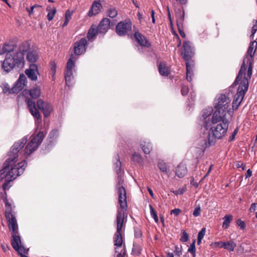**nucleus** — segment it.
I'll return each mask as SVG.
<instances>
[{"instance_id": "f257e3e1", "label": "nucleus", "mask_w": 257, "mask_h": 257, "mask_svg": "<svg viewBox=\"0 0 257 257\" xmlns=\"http://www.w3.org/2000/svg\"><path fill=\"white\" fill-rule=\"evenodd\" d=\"M30 43L28 41H25L20 44L18 51L13 54L7 53L5 56V60L2 62V69L6 73H9L15 68H22L25 65L24 54L28 53L31 50Z\"/></svg>"}, {"instance_id": "f03ea898", "label": "nucleus", "mask_w": 257, "mask_h": 257, "mask_svg": "<svg viewBox=\"0 0 257 257\" xmlns=\"http://www.w3.org/2000/svg\"><path fill=\"white\" fill-rule=\"evenodd\" d=\"M256 48L257 42L256 41H252L250 43L245 55V59H247L246 64L245 63V60L244 59L237 76L233 82V84L234 86L239 84V82L243 75H246L248 78H251L253 68V58L256 52Z\"/></svg>"}, {"instance_id": "7ed1b4c3", "label": "nucleus", "mask_w": 257, "mask_h": 257, "mask_svg": "<svg viewBox=\"0 0 257 257\" xmlns=\"http://www.w3.org/2000/svg\"><path fill=\"white\" fill-rule=\"evenodd\" d=\"M228 125V120L223 119L222 123H219L216 126L211 128L208 136L209 146L213 145L216 139H221L226 135Z\"/></svg>"}, {"instance_id": "20e7f679", "label": "nucleus", "mask_w": 257, "mask_h": 257, "mask_svg": "<svg viewBox=\"0 0 257 257\" xmlns=\"http://www.w3.org/2000/svg\"><path fill=\"white\" fill-rule=\"evenodd\" d=\"M250 78H248L247 76L244 75L242 77L239 86L237 90L236 93L234 95L232 102V109L236 110L239 106L244 96L248 90L249 85V81Z\"/></svg>"}, {"instance_id": "39448f33", "label": "nucleus", "mask_w": 257, "mask_h": 257, "mask_svg": "<svg viewBox=\"0 0 257 257\" xmlns=\"http://www.w3.org/2000/svg\"><path fill=\"white\" fill-rule=\"evenodd\" d=\"M117 190V193L118 196V203L120 205V209L117 211L116 217L119 215L121 217L127 218V213H126L127 204L126 201V192L124 187H119Z\"/></svg>"}, {"instance_id": "423d86ee", "label": "nucleus", "mask_w": 257, "mask_h": 257, "mask_svg": "<svg viewBox=\"0 0 257 257\" xmlns=\"http://www.w3.org/2000/svg\"><path fill=\"white\" fill-rule=\"evenodd\" d=\"M127 221V218L121 217L119 215L116 217V231L115 233L114 237V245L118 247H120L122 244V228L125 226Z\"/></svg>"}, {"instance_id": "0eeeda50", "label": "nucleus", "mask_w": 257, "mask_h": 257, "mask_svg": "<svg viewBox=\"0 0 257 257\" xmlns=\"http://www.w3.org/2000/svg\"><path fill=\"white\" fill-rule=\"evenodd\" d=\"M27 165V163L25 160H23L17 164H15V163L12 165H10L11 169H9L7 172V175L8 176H10V180H14L17 177L22 174Z\"/></svg>"}, {"instance_id": "6e6552de", "label": "nucleus", "mask_w": 257, "mask_h": 257, "mask_svg": "<svg viewBox=\"0 0 257 257\" xmlns=\"http://www.w3.org/2000/svg\"><path fill=\"white\" fill-rule=\"evenodd\" d=\"M231 101L230 98L223 94H219L217 95L214 100V108L217 110H219L221 111L228 112L229 109L227 110L229 104Z\"/></svg>"}, {"instance_id": "1a4fd4ad", "label": "nucleus", "mask_w": 257, "mask_h": 257, "mask_svg": "<svg viewBox=\"0 0 257 257\" xmlns=\"http://www.w3.org/2000/svg\"><path fill=\"white\" fill-rule=\"evenodd\" d=\"M44 137L43 132H40L37 135L32 138L30 142L26 146L25 149V154L30 155L32 153L35 151L40 144L42 142Z\"/></svg>"}, {"instance_id": "9d476101", "label": "nucleus", "mask_w": 257, "mask_h": 257, "mask_svg": "<svg viewBox=\"0 0 257 257\" xmlns=\"http://www.w3.org/2000/svg\"><path fill=\"white\" fill-rule=\"evenodd\" d=\"M194 54V47L192 43L189 41L184 42L181 55L183 59L186 61V62H193L192 61V58Z\"/></svg>"}, {"instance_id": "9b49d317", "label": "nucleus", "mask_w": 257, "mask_h": 257, "mask_svg": "<svg viewBox=\"0 0 257 257\" xmlns=\"http://www.w3.org/2000/svg\"><path fill=\"white\" fill-rule=\"evenodd\" d=\"M27 141V139L23 138L21 141L16 142L12 147V149L9 153L10 157L8 159H11L13 160V162L16 163L18 161L19 156L18 153L24 147Z\"/></svg>"}, {"instance_id": "f8f14e48", "label": "nucleus", "mask_w": 257, "mask_h": 257, "mask_svg": "<svg viewBox=\"0 0 257 257\" xmlns=\"http://www.w3.org/2000/svg\"><path fill=\"white\" fill-rule=\"evenodd\" d=\"M132 24L130 20L119 22L116 26V32L119 36H125L132 30Z\"/></svg>"}, {"instance_id": "ddd939ff", "label": "nucleus", "mask_w": 257, "mask_h": 257, "mask_svg": "<svg viewBox=\"0 0 257 257\" xmlns=\"http://www.w3.org/2000/svg\"><path fill=\"white\" fill-rule=\"evenodd\" d=\"M87 41L86 38H81L73 44L74 54L80 56L84 54L87 47Z\"/></svg>"}, {"instance_id": "4468645a", "label": "nucleus", "mask_w": 257, "mask_h": 257, "mask_svg": "<svg viewBox=\"0 0 257 257\" xmlns=\"http://www.w3.org/2000/svg\"><path fill=\"white\" fill-rule=\"evenodd\" d=\"M27 82L26 76L23 74H21L19 79L15 83L14 86L11 88L12 92H15V93H19L26 86Z\"/></svg>"}, {"instance_id": "2eb2a0df", "label": "nucleus", "mask_w": 257, "mask_h": 257, "mask_svg": "<svg viewBox=\"0 0 257 257\" xmlns=\"http://www.w3.org/2000/svg\"><path fill=\"white\" fill-rule=\"evenodd\" d=\"M25 74L32 81H36L38 79V75L39 74L38 66L35 64H31L29 68L27 69Z\"/></svg>"}, {"instance_id": "dca6fc26", "label": "nucleus", "mask_w": 257, "mask_h": 257, "mask_svg": "<svg viewBox=\"0 0 257 257\" xmlns=\"http://www.w3.org/2000/svg\"><path fill=\"white\" fill-rule=\"evenodd\" d=\"M16 233V232L12 233V239L11 240L12 246L18 253L24 252V247L20 245L21 244L20 237L19 235H17Z\"/></svg>"}, {"instance_id": "f3484780", "label": "nucleus", "mask_w": 257, "mask_h": 257, "mask_svg": "<svg viewBox=\"0 0 257 257\" xmlns=\"http://www.w3.org/2000/svg\"><path fill=\"white\" fill-rule=\"evenodd\" d=\"M28 107L31 114L36 119H39L41 117L39 111L37 109L35 102L31 98H28L26 99Z\"/></svg>"}, {"instance_id": "a211bd4d", "label": "nucleus", "mask_w": 257, "mask_h": 257, "mask_svg": "<svg viewBox=\"0 0 257 257\" xmlns=\"http://www.w3.org/2000/svg\"><path fill=\"white\" fill-rule=\"evenodd\" d=\"M6 218L8 220V226L12 233H15L18 228V225L15 216L11 212H6Z\"/></svg>"}, {"instance_id": "6ab92c4d", "label": "nucleus", "mask_w": 257, "mask_h": 257, "mask_svg": "<svg viewBox=\"0 0 257 257\" xmlns=\"http://www.w3.org/2000/svg\"><path fill=\"white\" fill-rule=\"evenodd\" d=\"M14 164L15 163L13 162V160L11 159L6 160L4 164L3 169L0 170V181H2L4 178H6V179H10V176L7 175V172L10 168V165H12Z\"/></svg>"}, {"instance_id": "aec40b11", "label": "nucleus", "mask_w": 257, "mask_h": 257, "mask_svg": "<svg viewBox=\"0 0 257 257\" xmlns=\"http://www.w3.org/2000/svg\"><path fill=\"white\" fill-rule=\"evenodd\" d=\"M226 112L216 109L212 116V123L215 124L217 123H222L223 119H227L226 118Z\"/></svg>"}, {"instance_id": "412c9836", "label": "nucleus", "mask_w": 257, "mask_h": 257, "mask_svg": "<svg viewBox=\"0 0 257 257\" xmlns=\"http://www.w3.org/2000/svg\"><path fill=\"white\" fill-rule=\"evenodd\" d=\"M110 21L108 18H103L99 23L97 28L99 33L105 34L110 29Z\"/></svg>"}, {"instance_id": "4be33fe9", "label": "nucleus", "mask_w": 257, "mask_h": 257, "mask_svg": "<svg viewBox=\"0 0 257 257\" xmlns=\"http://www.w3.org/2000/svg\"><path fill=\"white\" fill-rule=\"evenodd\" d=\"M175 17L177 25H183L185 18V12L182 6H179L176 8Z\"/></svg>"}, {"instance_id": "5701e85b", "label": "nucleus", "mask_w": 257, "mask_h": 257, "mask_svg": "<svg viewBox=\"0 0 257 257\" xmlns=\"http://www.w3.org/2000/svg\"><path fill=\"white\" fill-rule=\"evenodd\" d=\"M134 37L141 46L147 48H149L151 46V45L149 40L145 36L143 35L140 32L138 31L135 32L134 34Z\"/></svg>"}, {"instance_id": "b1692460", "label": "nucleus", "mask_w": 257, "mask_h": 257, "mask_svg": "<svg viewBox=\"0 0 257 257\" xmlns=\"http://www.w3.org/2000/svg\"><path fill=\"white\" fill-rule=\"evenodd\" d=\"M39 58L38 53L36 49L32 48L31 50L29 51L26 55L27 60L32 64H35Z\"/></svg>"}, {"instance_id": "393cba45", "label": "nucleus", "mask_w": 257, "mask_h": 257, "mask_svg": "<svg viewBox=\"0 0 257 257\" xmlns=\"http://www.w3.org/2000/svg\"><path fill=\"white\" fill-rule=\"evenodd\" d=\"M101 5L99 2H94L91 8V9L88 12V16L92 17L94 15L97 14L101 8Z\"/></svg>"}, {"instance_id": "a878e982", "label": "nucleus", "mask_w": 257, "mask_h": 257, "mask_svg": "<svg viewBox=\"0 0 257 257\" xmlns=\"http://www.w3.org/2000/svg\"><path fill=\"white\" fill-rule=\"evenodd\" d=\"M187 169L186 166L183 164H180L177 166L176 170V175L179 178H183L187 174Z\"/></svg>"}, {"instance_id": "bb28decb", "label": "nucleus", "mask_w": 257, "mask_h": 257, "mask_svg": "<svg viewBox=\"0 0 257 257\" xmlns=\"http://www.w3.org/2000/svg\"><path fill=\"white\" fill-rule=\"evenodd\" d=\"M159 73L162 76H167L170 74V70L167 64L165 62H161L158 66Z\"/></svg>"}, {"instance_id": "cd10ccee", "label": "nucleus", "mask_w": 257, "mask_h": 257, "mask_svg": "<svg viewBox=\"0 0 257 257\" xmlns=\"http://www.w3.org/2000/svg\"><path fill=\"white\" fill-rule=\"evenodd\" d=\"M186 78L188 81H191L193 74V67L194 66V62H186Z\"/></svg>"}, {"instance_id": "c85d7f7f", "label": "nucleus", "mask_w": 257, "mask_h": 257, "mask_svg": "<svg viewBox=\"0 0 257 257\" xmlns=\"http://www.w3.org/2000/svg\"><path fill=\"white\" fill-rule=\"evenodd\" d=\"M37 104L39 109L43 112L45 117H48V111L45 110L46 104L45 102L40 99L38 100Z\"/></svg>"}, {"instance_id": "c756f323", "label": "nucleus", "mask_w": 257, "mask_h": 257, "mask_svg": "<svg viewBox=\"0 0 257 257\" xmlns=\"http://www.w3.org/2000/svg\"><path fill=\"white\" fill-rule=\"evenodd\" d=\"M141 147L146 154H149L152 150V146L150 142H143L141 144Z\"/></svg>"}, {"instance_id": "7c9ffc66", "label": "nucleus", "mask_w": 257, "mask_h": 257, "mask_svg": "<svg viewBox=\"0 0 257 257\" xmlns=\"http://www.w3.org/2000/svg\"><path fill=\"white\" fill-rule=\"evenodd\" d=\"M29 94L33 99H37L41 95V90L39 87H34L29 90Z\"/></svg>"}, {"instance_id": "2f4dec72", "label": "nucleus", "mask_w": 257, "mask_h": 257, "mask_svg": "<svg viewBox=\"0 0 257 257\" xmlns=\"http://www.w3.org/2000/svg\"><path fill=\"white\" fill-rule=\"evenodd\" d=\"M223 221L222 228L227 229L229 226L230 223L233 220V216L231 214L225 215L222 218Z\"/></svg>"}, {"instance_id": "473e14b6", "label": "nucleus", "mask_w": 257, "mask_h": 257, "mask_svg": "<svg viewBox=\"0 0 257 257\" xmlns=\"http://www.w3.org/2000/svg\"><path fill=\"white\" fill-rule=\"evenodd\" d=\"M97 33H99L98 28L96 29L95 26H92L88 32L87 38L90 40L96 36Z\"/></svg>"}, {"instance_id": "72a5a7b5", "label": "nucleus", "mask_w": 257, "mask_h": 257, "mask_svg": "<svg viewBox=\"0 0 257 257\" xmlns=\"http://www.w3.org/2000/svg\"><path fill=\"white\" fill-rule=\"evenodd\" d=\"M236 246V243L232 240H229L225 242L224 249H227L229 251H232Z\"/></svg>"}, {"instance_id": "f704fd0d", "label": "nucleus", "mask_w": 257, "mask_h": 257, "mask_svg": "<svg viewBox=\"0 0 257 257\" xmlns=\"http://www.w3.org/2000/svg\"><path fill=\"white\" fill-rule=\"evenodd\" d=\"M75 60L76 58L74 57V55L71 54L67 63L66 69L72 70V68L74 66V61Z\"/></svg>"}, {"instance_id": "c9c22d12", "label": "nucleus", "mask_w": 257, "mask_h": 257, "mask_svg": "<svg viewBox=\"0 0 257 257\" xmlns=\"http://www.w3.org/2000/svg\"><path fill=\"white\" fill-rule=\"evenodd\" d=\"M107 16L113 18L117 15V11L115 8L110 7L107 11Z\"/></svg>"}, {"instance_id": "e433bc0d", "label": "nucleus", "mask_w": 257, "mask_h": 257, "mask_svg": "<svg viewBox=\"0 0 257 257\" xmlns=\"http://www.w3.org/2000/svg\"><path fill=\"white\" fill-rule=\"evenodd\" d=\"M158 166L160 170L165 173H167L168 172V168L166 164V163L164 161H160L158 164Z\"/></svg>"}, {"instance_id": "4c0bfd02", "label": "nucleus", "mask_w": 257, "mask_h": 257, "mask_svg": "<svg viewBox=\"0 0 257 257\" xmlns=\"http://www.w3.org/2000/svg\"><path fill=\"white\" fill-rule=\"evenodd\" d=\"M71 15L72 13L69 10L66 11L65 15V21L62 25L63 27H65L68 25L69 21L71 19Z\"/></svg>"}, {"instance_id": "58836bf2", "label": "nucleus", "mask_w": 257, "mask_h": 257, "mask_svg": "<svg viewBox=\"0 0 257 257\" xmlns=\"http://www.w3.org/2000/svg\"><path fill=\"white\" fill-rule=\"evenodd\" d=\"M149 207L150 209L151 215L154 218V219L156 222H157V223L158 222L159 219H158V215H157L156 210L153 208V207L152 206V205H150Z\"/></svg>"}, {"instance_id": "ea45409f", "label": "nucleus", "mask_w": 257, "mask_h": 257, "mask_svg": "<svg viewBox=\"0 0 257 257\" xmlns=\"http://www.w3.org/2000/svg\"><path fill=\"white\" fill-rule=\"evenodd\" d=\"M2 89L3 92L4 93H6L8 92L10 94H13L15 92H12L11 91V88H10L9 85L7 83L4 84L2 86H1V89Z\"/></svg>"}, {"instance_id": "a19ab883", "label": "nucleus", "mask_w": 257, "mask_h": 257, "mask_svg": "<svg viewBox=\"0 0 257 257\" xmlns=\"http://www.w3.org/2000/svg\"><path fill=\"white\" fill-rule=\"evenodd\" d=\"M141 250L140 246L134 245L132 248V254L135 255H139L141 254Z\"/></svg>"}, {"instance_id": "79ce46f5", "label": "nucleus", "mask_w": 257, "mask_h": 257, "mask_svg": "<svg viewBox=\"0 0 257 257\" xmlns=\"http://www.w3.org/2000/svg\"><path fill=\"white\" fill-rule=\"evenodd\" d=\"M195 243V240H194L188 249V251L192 254L193 257H195L196 248Z\"/></svg>"}, {"instance_id": "37998d69", "label": "nucleus", "mask_w": 257, "mask_h": 257, "mask_svg": "<svg viewBox=\"0 0 257 257\" xmlns=\"http://www.w3.org/2000/svg\"><path fill=\"white\" fill-rule=\"evenodd\" d=\"M181 234L180 241L182 242H187L189 239L188 234L185 230H182Z\"/></svg>"}, {"instance_id": "c03bdc74", "label": "nucleus", "mask_w": 257, "mask_h": 257, "mask_svg": "<svg viewBox=\"0 0 257 257\" xmlns=\"http://www.w3.org/2000/svg\"><path fill=\"white\" fill-rule=\"evenodd\" d=\"M124 183V180L121 176V175H119L118 176L117 179V183L116 185V189H118L119 187H123V184Z\"/></svg>"}, {"instance_id": "a18cd8bd", "label": "nucleus", "mask_w": 257, "mask_h": 257, "mask_svg": "<svg viewBox=\"0 0 257 257\" xmlns=\"http://www.w3.org/2000/svg\"><path fill=\"white\" fill-rule=\"evenodd\" d=\"M253 23H254V24L252 27L251 34L250 36V37L252 39H253L254 35L257 31V20H253Z\"/></svg>"}, {"instance_id": "49530a36", "label": "nucleus", "mask_w": 257, "mask_h": 257, "mask_svg": "<svg viewBox=\"0 0 257 257\" xmlns=\"http://www.w3.org/2000/svg\"><path fill=\"white\" fill-rule=\"evenodd\" d=\"M178 32L182 38H185L186 35L183 30V25H177Z\"/></svg>"}, {"instance_id": "de8ad7c7", "label": "nucleus", "mask_w": 257, "mask_h": 257, "mask_svg": "<svg viewBox=\"0 0 257 257\" xmlns=\"http://www.w3.org/2000/svg\"><path fill=\"white\" fill-rule=\"evenodd\" d=\"M6 46V48L7 49H12L11 50L7 51V52H8V53H10V52L13 51L15 49V48L16 47V45H14L12 44H7L5 43L4 46Z\"/></svg>"}, {"instance_id": "09e8293b", "label": "nucleus", "mask_w": 257, "mask_h": 257, "mask_svg": "<svg viewBox=\"0 0 257 257\" xmlns=\"http://www.w3.org/2000/svg\"><path fill=\"white\" fill-rule=\"evenodd\" d=\"M132 160L134 162H140L142 160L141 156L139 154H134L132 156Z\"/></svg>"}, {"instance_id": "8fccbe9b", "label": "nucleus", "mask_w": 257, "mask_h": 257, "mask_svg": "<svg viewBox=\"0 0 257 257\" xmlns=\"http://www.w3.org/2000/svg\"><path fill=\"white\" fill-rule=\"evenodd\" d=\"M189 89L187 85H183L181 87V93L183 95L185 96L186 95L188 92H189Z\"/></svg>"}, {"instance_id": "3c124183", "label": "nucleus", "mask_w": 257, "mask_h": 257, "mask_svg": "<svg viewBox=\"0 0 257 257\" xmlns=\"http://www.w3.org/2000/svg\"><path fill=\"white\" fill-rule=\"evenodd\" d=\"M50 138L53 139L54 140L56 139L58 136V131L57 130H54L51 131L50 134Z\"/></svg>"}, {"instance_id": "603ef678", "label": "nucleus", "mask_w": 257, "mask_h": 257, "mask_svg": "<svg viewBox=\"0 0 257 257\" xmlns=\"http://www.w3.org/2000/svg\"><path fill=\"white\" fill-rule=\"evenodd\" d=\"M73 79V77H65V83L66 85H67L68 87H70L72 85V81Z\"/></svg>"}, {"instance_id": "864d4df0", "label": "nucleus", "mask_w": 257, "mask_h": 257, "mask_svg": "<svg viewBox=\"0 0 257 257\" xmlns=\"http://www.w3.org/2000/svg\"><path fill=\"white\" fill-rule=\"evenodd\" d=\"M186 191V189L184 188H180L177 190L175 191H171L173 192L175 195H177L179 194L182 195Z\"/></svg>"}, {"instance_id": "5fc2aeb1", "label": "nucleus", "mask_w": 257, "mask_h": 257, "mask_svg": "<svg viewBox=\"0 0 257 257\" xmlns=\"http://www.w3.org/2000/svg\"><path fill=\"white\" fill-rule=\"evenodd\" d=\"M56 11V8L55 7L53 8L51 11H49V21H51L53 19Z\"/></svg>"}, {"instance_id": "6e6d98bb", "label": "nucleus", "mask_w": 257, "mask_h": 257, "mask_svg": "<svg viewBox=\"0 0 257 257\" xmlns=\"http://www.w3.org/2000/svg\"><path fill=\"white\" fill-rule=\"evenodd\" d=\"M238 132V128L236 127L234 130V131L232 133L231 136L229 137V138L228 139V141L229 142H232V141H233L234 140L235 137L236 135V134H237Z\"/></svg>"}, {"instance_id": "4d7b16f0", "label": "nucleus", "mask_w": 257, "mask_h": 257, "mask_svg": "<svg viewBox=\"0 0 257 257\" xmlns=\"http://www.w3.org/2000/svg\"><path fill=\"white\" fill-rule=\"evenodd\" d=\"M135 236L136 238H141L142 236V232L140 229L138 228H135Z\"/></svg>"}, {"instance_id": "13d9d810", "label": "nucleus", "mask_w": 257, "mask_h": 257, "mask_svg": "<svg viewBox=\"0 0 257 257\" xmlns=\"http://www.w3.org/2000/svg\"><path fill=\"white\" fill-rule=\"evenodd\" d=\"M236 223L237 225L239 226L241 229H244L245 228V222L240 219H237Z\"/></svg>"}, {"instance_id": "bf43d9fd", "label": "nucleus", "mask_w": 257, "mask_h": 257, "mask_svg": "<svg viewBox=\"0 0 257 257\" xmlns=\"http://www.w3.org/2000/svg\"><path fill=\"white\" fill-rule=\"evenodd\" d=\"M51 71H52V76L53 80H54V78H55V73H56V65L54 63H51Z\"/></svg>"}, {"instance_id": "052dcab7", "label": "nucleus", "mask_w": 257, "mask_h": 257, "mask_svg": "<svg viewBox=\"0 0 257 257\" xmlns=\"http://www.w3.org/2000/svg\"><path fill=\"white\" fill-rule=\"evenodd\" d=\"M40 7L39 6L34 5V6L31 7L30 9L27 8L26 10L28 11V12L29 13V15H30L35 12L34 10L35 9L39 8Z\"/></svg>"}, {"instance_id": "680f3d73", "label": "nucleus", "mask_w": 257, "mask_h": 257, "mask_svg": "<svg viewBox=\"0 0 257 257\" xmlns=\"http://www.w3.org/2000/svg\"><path fill=\"white\" fill-rule=\"evenodd\" d=\"M206 232V229L205 228H203L198 233V237L200 239H203Z\"/></svg>"}, {"instance_id": "e2e57ef3", "label": "nucleus", "mask_w": 257, "mask_h": 257, "mask_svg": "<svg viewBox=\"0 0 257 257\" xmlns=\"http://www.w3.org/2000/svg\"><path fill=\"white\" fill-rule=\"evenodd\" d=\"M200 211L201 209L200 207H196L193 211V214L194 216H198L200 215Z\"/></svg>"}, {"instance_id": "0e129e2a", "label": "nucleus", "mask_w": 257, "mask_h": 257, "mask_svg": "<svg viewBox=\"0 0 257 257\" xmlns=\"http://www.w3.org/2000/svg\"><path fill=\"white\" fill-rule=\"evenodd\" d=\"M257 207L256 203H253L251 204V206L249 209V211L250 212H254L256 209Z\"/></svg>"}, {"instance_id": "69168bd1", "label": "nucleus", "mask_w": 257, "mask_h": 257, "mask_svg": "<svg viewBox=\"0 0 257 257\" xmlns=\"http://www.w3.org/2000/svg\"><path fill=\"white\" fill-rule=\"evenodd\" d=\"M236 167L237 168H241L242 170H244L245 169V165L244 163H242L241 162H238L236 164Z\"/></svg>"}, {"instance_id": "338daca9", "label": "nucleus", "mask_w": 257, "mask_h": 257, "mask_svg": "<svg viewBox=\"0 0 257 257\" xmlns=\"http://www.w3.org/2000/svg\"><path fill=\"white\" fill-rule=\"evenodd\" d=\"M6 207L8 210L6 212H11L12 208H11V204L8 201V200L6 199L5 200Z\"/></svg>"}, {"instance_id": "774afa93", "label": "nucleus", "mask_w": 257, "mask_h": 257, "mask_svg": "<svg viewBox=\"0 0 257 257\" xmlns=\"http://www.w3.org/2000/svg\"><path fill=\"white\" fill-rule=\"evenodd\" d=\"M12 180H11L10 179H6V181L3 184V188L4 190H6L8 189V185L10 183V182L12 181Z\"/></svg>"}]
</instances>
